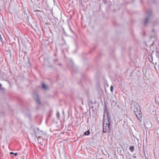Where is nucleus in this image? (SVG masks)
Wrapping results in <instances>:
<instances>
[{
    "label": "nucleus",
    "instance_id": "nucleus-1",
    "mask_svg": "<svg viewBox=\"0 0 159 159\" xmlns=\"http://www.w3.org/2000/svg\"><path fill=\"white\" fill-rule=\"evenodd\" d=\"M103 121V132L108 133L110 131V115L107 110L104 112Z\"/></svg>",
    "mask_w": 159,
    "mask_h": 159
},
{
    "label": "nucleus",
    "instance_id": "nucleus-13",
    "mask_svg": "<svg viewBox=\"0 0 159 159\" xmlns=\"http://www.w3.org/2000/svg\"><path fill=\"white\" fill-rule=\"evenodd\" d=\"M17 153H14V155L16 156L17 155Z\"/></svg>",
    "mask_w": 159,
    "mask_h": 159
},
{
    "label": "nucleus",
    "instance_id": "nucleus-5",
    "mask_svg": "<svg viewBox=\"0 0 159 159\" xmlns=\"http://www.w3.org/2000/svg\"><path fill=\"white\" fill-rule=\"evenodd\" d=\"M131 108L134 109H139L140 108L139 104L136 102L132 104L131 105Z\"/></svg>",
    "mask_w": 159,
    "mask_h": 159
},
{
    "label": "nucleus",
    "instance_id": "nucleus-12",
    "mask_svg": "<svg viewBox=\"0 0 159 159\" xmlns=\"http://www.w3.org/2000/svg\"><path fill=\"white\" fill-rule=\"evenodd\" d=\"M10 154H11V155H12V154H14V152H10Z\"/></svg>",
    "mask_w": 159,
    "mask_h": 159
},
{
    "label": "nucleus",
    "instance_id": "nucleus-7",
    "mask_svg": "<svg viewBox=\"0 0 159 159\" xmlns=\"http://www.w3.org/2000/svg\"><path fill=\"white\" fill-rule=\"evenodd\" d=\"M90 134V132L89 130H88L85 132V133H84V135H89Z\"/></svg>",
    "mask_w": 159,
    "mask_h": 159
},
{
    "label": "nucleus",
    "instance_id": "nucleus-10",
    "mask_svg": "<svg viewBox=\"0 0 159 159\" xmlns=\"http://www.w3.org/2000/svg\"><path fill=\"white\" fill-rule=\"evenodd\" d=\"M113 89V86L111 85L110 87V90L111 92H112Z\"/></svg>",
    "mask_w": 159,
    "mask_h": 159
},
{
    "label": "nucleus",
    "instance_id": "nucleus-11",
    "mask_svg": "<svg viewBox=\"0 0 159 159\" xmlns=\"http://www.w3.org/2000/svg\"><path fill=\"white\" fill-rule=\"evenodd\" d=\"M93 109V106H92L90 107L89 108V110L90 109Z\"/></svg>",
    "mask_w": 159,
    "mask_h": 159
},
{
    "label": "nucleus",
    "instance_id": "nucleus-2",
    "mask_svg": "<svg viewBox=\"0 0 159 159\" xmlns=\"http://www.w3.org/2000/svg\"><path fill=\"white\" fill-rule=\"evenodd\" d=\"M135 114L138 119L140 121L142 120V114L141 110H136L134 111Z\"/></svg>",
    "mask_w": 159,
    "mask_h": 159
},
{
    "label": "nucleus",
    "instance_id": "nucleus-3",
    "mask_svg": "<svg viewBox=\"0 0 159 159\" xmlns=\"http://www.w3.org/2000/svg\"><path fill=\"white\" fill-rule=\"evenodd\" d=\"M151 11L150 10H149L147 12V16L146 17L144 21V24L145 25L148 23L149 20V18L151 15Z\"/></svg>",
    "mask_w": 159,
    "mask_h": 159
},
{
    "label": "nucleus",
    "instance_id": "nucleus-9",
    "mask_svg": "<svg viewBox=\"0 0 159 159\" xmlns=\"http://www.w3.org/2000/svg\"><path fill=\"white\" fill-rule=\"evenodd\" d=\"M134 147L133 146H131L129 148V149L130 151H132L134 150Z\"/></svg>",
    "mask_w": 159,
    "mask_h": 159
},
{
    "label": "nucleus",
    "instance_id": "nucleus-6",
    "mask_svg": "<svg viewBox=\"0 0 159 159\" xmlns=\"http://www.w3.org/2000/svg\"><path fill=\"white\" fill-rule=\"evenodd\" d=\"M0 90L3 92H4L5 91V89L2 87V84L0 83Z\"/></svg>",
    "mask_w": 159,
    "mask_h": 159
},
{
    "label": "nucleus",
    "instance_id": "nucleus-8",
    "mask_svg": "<svg viewBox=\"0 0 159 159\" xmlns=\"http://www.w3.org/2000/svg\"><path fill=\"white\" fill-rule=\"evenodd\" d=\"M42 86L43 88L44 89H47V87L46 85L44 83L42 84Z\"/></svg>",
    "mask_w": 159,
    "mask_h": 159
},
{
    "label": "nucleus",
    "instance_id": "nucleus-4",
    "mask_svg": "<svg viewBox=\"0 0 159 159\" xmlns=\"http://www.w3.org/2000/svg\"><path fill=\"white\" fill-rule=\"evenodd\" d=\"M35 96H34V99H36L37 102L39 105H40L41 104V102L40 101L39 95L37 93H35Z\"/></svg>",
    "mask_w": 159,
    "mask_h": 159
}]
</instances>
